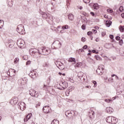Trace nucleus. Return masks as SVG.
<instances>
[{
    "instance_id": "obj_1",
    "label": "nucleus",
    "mask_w": 124,
    "mask_h": 124,
    "mask_svg": "<svg viewBox=\"0 0 124 124\" xmlns=\"http://www.w3.org/2000/svg\"><path fill=\"white\" fill-rule=\"evenodd\" d=\"M51 53V50L49 48H46L45 47L39 48V54L40 55H49Z\"/></svg>"
},
{
    "instance_id": "obj_2",
    "label": "nucleus",
    "mask_w": 124,
    "mask_h": 124,
    "mask_svg": "<svg viewBox=\"0 0 124 124\" xmlns=\"http://www.w3.org/2000/svg\"><path fill=\"white\" fill-rule=\"evenodd\" d=\"M16 31L20 34H25V28L24 27V25L20 24L18 25L16 28Z\"/></svg>"
},
{
    "instance_id": "obj_3",
    "label": "nucleus",
    "mask_w": 124,
    "mask_h": 124,
    "mask_svg": "<svg viewBox=\"0 0 124 124\" xmlns=\"http://www.w3.org/2000/svg\"><path fill=\"white\" fill-rule=\"evenodd\" d=\"M28 83V78H20L18 80V84L19 86H24Z\"/></svg>"
},
{
    "instance_id": "obj_4",
    "label": "nucleus",
    "mask_w": 124,
    "mask_h": 124,
    "mask_svg": "<svg viewBox=\"0 0 124 124\" xmlns=\"http://www.w3.org/2000/svg\"><path fill=\"white\" fill-rule=\"evenodd\" d=\"M17 45L19 48H22L25 45V41L22 39H18L17 42Z\"/></svg>"
},
{
    "instance_id": "obj_5",
    "label": "nucleus",
    "mask_w": 124,
    "mask_h": 124,
    "mask_svg": "<svg viewBox=\"0 0 124 124\" xmlns=\"http://www.w3.org/2000/svg\"><path fill=\"white\" fill-rule=\"evenodd\" d=\"M43 111L46 114H49V113L51 112V108L48 106H46L44 107Z\"/></svg>"
},
{
    "instance_id": "obj_6",
    "label": "nucleus",
    "mask_w": 124,
    "mask_h": 124,
    "mask_svg": "<svg viewBox=\"0 0 124 124\" xmlns=\"http://www.w3.org/2000/svg\"><path fill=\"white\" fill-rule=\"evenodd\" d=\"M103 66H104L103 65H101L98 67V68L96 71L97 74H98L99 75H101V74H102L103 72V70L104 69Z\"/></svg>"
},
{
    "instance_id": "obj_7",
    "label": "nucleus",
    "mask_w": 124,
    "mask_h": 124,
    "mask_svg": "<svg viewBox=\"0 0 124 124\" xmlns=\"http://www.w3.org/2000/svg\"><path fill=\"white\" fill-rule=\"evenodd\" d=\"M60 85L62 87L61 88V90H65V89H66L67 87H68V84H67V82L65 81H61L60 83Z\"/></svg>"
},
{
    "instance_id": "obj_8",
    "label": "nucleus",
    "mask_w": 124,
    "mask_h": 124,
    "mask_svg": "<svg viewBox=\"0 0 124 124\" xmlns=\"http://www.w3.org/2000/svg\"><path fill=\"white\" fill-rule=\"evenodd\" d=\"M18 108L21 110V111H24L26 109V104L24 102H19L18 103Z\"/></svg>"
},
{
    "instance_id": "obj_9",
    "label": "nucleus",
    "mask_w": 124,
    "mask_h": 124,
    "mask_svg": "<svg viewBox=\"0 0 124 124\" xmlns=\"http://www.w3.org/2000/svg\"><path fill=\"white\" fill-rule=\"evenodd\" d=\"M10 104L14 106V105H16L17 103H18V98H14L13 99H11L10 101Z\"/></svg>"
},
{
    "instance_id": "obj_10",
    "label": "nucleus",
    "mask_w": 124,
    "mask_h": 124,
    "mask_svg": "<svg viewBox=\"0 0 124 124\" xmlns=\"http://www.w3.org/2000/svg\"><path fill=\"white\" fill-rule=\"evenodd\" d=\"M37 75V72H35L34 70L31 71V72L29 74V76L31 77V78H35Z\"/></svg>"
},
{
    "instance_id": "obj_11",
    "label": "nucleus",
    "mask_w": 124,
    "mask_h": 124,
    "mask_svg": "<svg viewBox=\"0 0 124 124\" xmlns=\"http://www.w3.org/2000/svg\"><path fill=\"white\" fill-rule=\"evenodd\" d=\"M53 44H54L55 46L57 47L58 49L61 48V46H62V44L61 43V42H60L59 41H54Z\"/></svg>"
},
{
    "instance_id": "obj_12",
    "label": "nucleus",
    "mask_w": 124,
    "mask_h": 124,
    "mask_svg": "<svg viewBox=\"0 0 124 124\" xmlns=\"http://www.w3.org/2000/svg\"><path fill=\"white\" fill-rule=\"evenodd\" d=\"M9 71L10 73V76L11 77H14V76H15V74H16V70L14 69H10Z\"/></svg>"
},
{
    "instance_id": "obj_13",
    "label": "nucleus",
    "mask_w": 124,
    "mask_h": 124,
    "mask_svg": "<svg viewBox=\"0 0 124 124\" xmlns=\"http://www.w3.org/2000/svg\"><path fill=\"white\" fill-rule=\"evenodd\" d=\"M30 54H35L36 53H39V48H31L30 50Z\"/></svg>"
},
{
    "instance_id": "obj_14",
    "label": "nucleus",
    "mask_w": 124,
    "mask_h": 124,
    "mask_svg": "<svg viewBox=\"0 0 124 124\" xmlns=\"http://www.w3.org/2000/svg\"><path fill=\"white\" fill-rule=\"evenodd\" d=\"M31 116H32V115L31 114V113H30L24 119V122L25 123H27V121L28 120H30V119H31Z\"/></svg>"
},
{
    "instance_id": "obj_15",
    "label": "nucleus",
    "mask_w": 124,
    "mask_h": 124,
    "mask_svg": "<svg viewBox=\"0 0 124 124\" xmlns=\"http://www.w3.org/2000/svg\"><path fill=\"white\" fill-rule=\"evenodd\" d=\"M112 116H108L106 119V121L107 123H108V124H111L112 123Z\"/></svg>"
},
{
    "instance_id": "obj_16",
    "label": "nucleus",
    "mask_w": 124,
    "mask_h": 124,
    "mask_svg": "<svg viewBox=\"0 0 124 124\" xmlns=\"http://www.w3.org/2000/svg\"><path fill=\"white\" fill-rule=\"evenodd\" d=\"M116 123H118V119H117L116 117H112L111 124H115Z\"/></svg>"
},
{
    "instance_id": "obj_17",
    "label": "nucleus",
    "mask_w": 124,
    "mask_h": 124,
    "mask_svg": "<svg viewBox=\"0 0 124 124\" xmlns=\"http://www.w3.org/2000/svg\"><path fill=\"white\" fill-rule=\"evenodd\" d=\"M35 92V90L33 89H31L30 90H29V94H30V95H31V96H33V97Z\"/></svg>"
},
{
    "instance_id": "obj_18",
    "label": "nucleus",
    "mask_w": 124,
    "mask_h": 124,
    "mask_svg": "<svg viewBox=\"0 0 124 124\" xmlns=\"http://www.w3.org/2000/svg\"><path fill=\"white\" fill-rule=\"evenodd\" d=\"M116 99V98L113 97L112 99H106L105 100V102H106L107 103H110L111 101H113V100H115Z\"/></svg>"
},
{
    "instance_id": "obj_19",
    "label": "nucleus",
    "mask_w": 124,
    "mask_h": 124,
    "mask_svg": "<svg viewBox=\"0 0 124 124\" xmlns=\"http://www.w3.org/2000/svg\"><path fill=\"white\" fill-rule=\"evenodd\" d=\"M112 25V21L111 20H107L106 22V25L107 27H109Z\"/></svg>"
},
{
    "instance_id": "obj_20",
    "label": "nucleus",
    "mask_w": 124,
    "mask_h": 124,
    "mask_svg": "<svg viewBox=\"0 0 124 124\" xmlns=\"http://www.w3.org/2000/svg\"><path fill=\"white\" fill-rule=\"evenodd\" d=\"M68 16L69 18V20H70V21H73V19H74V16L73 15H72V14H69V15H68Z\"/></svg>"
},
{
    "instance_id": "obj_21",
    "label": "nucleus",
    "mask_w": 124,
    "mask_h": 124,
    "mask_svg": "<svg viewBox=\"0 0 124 124\" xmlns=\"http://www.w3.org/2000/svg\"><path fill=\"white\" fill-rule=\"evenodd\" d=\"M68 62H74L75 63V62H76V60H75V58H74L71 57L69 59Z\"/></svg>"
},
{
    "instance_id": "obj_22",
    "label": "nucleus",
    "mask_w": 124,
    "mask_h": 124,
    "mask_svg": "<svg viewBox=\"0 0 124 124\" xmlns=\"http://www.w3.org/2000/svg\"><path fill=\"white\" fill-rule=\"evenodd\" d=\"M59 68L60 69H61V70H62V69H64V66H63V63H62V62H60L59 63Z\"/></svg>"
},
{
    "instance_id": "obj_23",
    "label": "nucleus",
    "mask_w": 124,
    "mask_h": 124,
    "mask_svg": "<svg viewBox=\"0 0 124 124\" xmlns=\"http://www.w3.org/2000/svg\"><path fill=\"white\" fill-rule=\"evenodd\" d=\"M93 9L97 10V9H98V8H99V6L98 5V4H97V3L93 4Z\"/></svg>"
},
{
    "instance_id": "obj_24",
    "label": "nucleus",
    "mask_w": 124,
    "mask_h": 124,
    "mask_svg": "<svg viewBox=\"0 0 124 124\" xmlns=\"http://www.w3.org/2000/svg\"><path fill=\"white\" fill-rule=\"evenodd\" d=\"M106 111L108 113H111L112 112H113V109H112V108L111 107L107 108Z\"/></svg>"
},
{
    "instance_id": "obj_25",
    "label": "nucleus",
    "mask_w": 124,
    "mask_h": 124,
    "mask_svg": "<svg viewBox=\"0 0 124 124\" xmlns=\"http://www.w3.org/2000/svg\"><path fill=\"white\" fill-rule=\"evenodd\" d=\"M51 124H60V122H59V120L54 119L52 121Z\"/></svg>"
},
{
    "instance_id": "obj_26",
    "label": "nucleus",
    "mask_w": 124,
    "mask_h": 124,
    "mask_svg": "<svg viewBox=\"0 0 124 124\" xmlns=\"http://www.w3.org/2000/svg\"><path fill=\"white\" fill-rule=\"evenodd\" d=\"M4 24V21H3V20H0V29H2Z\"/></svg>"
},
{
    "instance_id": "obj_27",
    "label": "nucleus",
    "mask_w": 124,
    "mask_h": 124,
    "mask_svg": "<svg viewBox=\"0 0 124 124\" xmlns=\"http://www.w3.org/2000/svg\"><path fill=\"white\" fill-rule=\"evenodd\" d=\"M78 76L79 78V79H82V78H83V73L79 72L78 74Z\"/></svg>"
},
{
    "instance_id": "obj_28",
    "label": "nucleus",
    "mask_w": 124,
    "mask_h": 124,
    "mask_svg": "<svg viewBox=\"0 0 124 124\" xmlns=\"http://www.w3.org/2000/svg\"><path fill=\"white\" fill-rule=\"evenodd\" d=\"M8 5H9L10 7H12V5H13V2H12V0H8Z\"/></svg>"
},
{
    "instance_id": "obj_29",
    "label": "nucleus",
    "mask_w": 124,
    "mask_h": 124,
    "mask_svg": "<svg viewBox=\"0 0 124 124\" xmlns=\"http://www.w3.org/2000/svg\"><path fill=\"white\" fill-rule=\"evenodd\" d=\"M72 114V113L70 112H69L68 111L65 112V115L66 117H68V118H70V116H71Z\"/></svg>"
},
{
    "instance_id": "obj_30",
    "label": "nucleus",
    "mask_w": 124,
    "mask_h": 124,
    "mask_svg": "<svg viewBox=\"0 0 124 124\" xmlns=\"http://www.w3.org/2000/svg\"><path fill=\"white\" fill-rule=\"evenodd\" d=\"M39 96V94L38 93V92L35 91V93H34L33 97L37 98Z\"/></svg>"
},
{
    "instance_id": "obj_31",
    "label": "nucleus",
    "mask_w": 124,
    "mask_h": 124,
    "mask_svg": "<svg viewBox=\"0 0 124 124\" xmlns=\"http://www.w3.org/2000/svg\"><path fill=\"white\" fill-rule=\"evenodd\" d=\"M42 17L44 19H47V17H48V16L46 13H43Z\"/></svg>"
},
{
    "instance_id": "obj_32",
    "label": "nucleus",
    "mask_w": 124,
    "mask_h": 124,
    "mask_svg": "<svg viewBox=\"0 0 124 124\" xmlns=\"http://www.w3.org/2000/svg\"><path fill=\"white\" fill-rule=\"evenodd\" d=\"M14 63H19V58H16L14 61Z\"/></svg>"
},
{
    "instance_id": "obj_33",
    "label": "nucleus",
    "mask_w": 124,
    "mask_h": 124,
    "mask_svg": "<svg viewBox=\"0 0 124 124\" xmlns=\"http://www.w3.org/2000/svg\"><path fill=\"white\" fill-rule=\"evenodd\" d=\"M119 30L120 31H121L122 32H123V31H124V26H120L119 27Z\"/></svg>"
},
{
    "instance_id": "obj_34",
    "label": "nucleus",
    "mask_w": 124,
    "mask_h": 124,
    "mask_svg": "<svg viewBox=\"0 0 124 124\" xmlns=\"http://www.w3.org/2000/svg\"><path fill=\"white\" fill-rule=\"evenodd\" d=\"M95 59H96L97 61H101V58H100V57H99L98 55H95Z\"/></svg>"
},
{
    "instance_id": "obj_35",
    "label": "nucleus",
    "mask_w": 124,
    "mask_h": 124,
    "mask_svg": "<svg viewBox=\"0 0 124 124\" xmlns=\"http://www.w3.org/2000/svg\"><path fill=\"white\" fill-rule=\"evenodd\" d=\"M44 67H48L49 66V64L47 62H45L43 64Z\"/></svg>"
},
{
    "instance_id": "obj_36",
    "label": "nucleus",
    "mask_w": 124,
    "mask_h": 124,
    "mask_svg": "<svg viewBox=\"0 0 124 124\" xmlns=\"http://www.w3.org/2000/svg\"><path fill=\"white\" fill-rule=\"evenodd\" d=\"M62 30H68V26L67 25H64L62 27Z\"/></svg>"
},
{
    "instance_id": "obj_37",
    "label": "nucleus",
    "mask_w": 124,
    "mask_h": 124,
    "mask_svg": "<svg viewBox=\"0 0 124 124\" xmlns=\"http://www.w3.org/2000/svg\"><path fill=\"white\" fill-rule=\"evenodd\" d=\"M73 90H74V87L73 86H70L68 88V91H69L70 92L73 91Z\"/></svg>"
},
{
    "instance_id": "obj_38",
    "label": "nucleus",
    "mask_w": 124,
    "mask_h": 124,
    "mask_svg": "<svg viewBox=\"0 0 124 124\" xmlns=\"http://www.w3.org/2000/svg\"><path fill=\"white\" fill-rule=\"evenodd\" d=\"M119 10L120 12H123L124 11V7L123 6H120L119 7Z\"/></svg>"
},
{
    "instance_id": "obj_39",
    "label": "nucleus",
    "mask_w": 124,
    "mask_h": 124,
    "mask_svg": "<svg viewBox=\"0 0 124 124\" xmlns=\"http://www.w3.org/2000/svg\"><path fill=\"white\" fill-rule=\"evenodd\" d=\"M107 12H108V13H113V10L111 9H108L107 10Z\"/></svg>"
},
{
    "instance_id": "obj_40",
    "label": "nucleus",
    "mask_w": 124,
    "mask_h": 124,
    "mask_svg": "<svg viewBox=\"0 0 124 124\" xmlns=\"http://www.w3.org/2000/svg\"><path fill=\"white\" fill-rule=\"evenodd\" d=\"M48 88V86L45 84L44 85L43 89L45 91H47V89Z\"/></svg>"
},
{
    "instance_id": "obj_41",
    "label": "nucleus",
    "mask_w": 124,
    "mask_h": 124,
    "mask_svg": "<svg viewBox=\"0 0 124 124\" xmlns=\"http://www.w3.org/2000/svg\"><path fill=\"white\" fill-rule=\"evenodd\" d=\"M83 1L85 3H90L91 0H83Z\"/></svg>"
},
{
    "instance_id": "obj_42",
    "label": "nucleus",
    "mask_w": 124,
    "mask_h": 124,
    "mask_svg": "<svg viewBox=\"0 0 124 124\" xmlns=\"http://www.w3.org/2000/svg\"><path fill=\"white\" fill-rule=\"evenodd\" d=\"M123 43H124V41H123V40H120V41H119V45L121 46H122V45H123Z\"/></svg>"
},
{
    "instance_id": "obj_43",
    "label": "nucleus",
    "mask_w": 124,
    "mask_h": 124,
    "mask_svg": "<svg viewBox=\"0 0 124 124\" xmlns=\"http://www.w3.org/2000/svg\"><path fill=\"white\" fill-rule=\"evenodd\" d=\"M55 64L56 65V66H57V67H59V66H60V62H55Z\"/></svg>"
},
{
    "instance_id": "obj_44",
    "label": "nucleus",
    "mask_w": 124,
    "mask_h": 124,
    "mask_svg": "<svg viewBox=\"0 0 124 124\" xmlns=\"http://www.w3.org/2000/svg\"><path fill=\"white\" fill-rule=\"evenodd\" d=\"M92 83H93V84H94V88H95V87H96V81H94V80H93L92 81Z\"/></svg>"
},
{
    "instance_id": "obj_45",
    "label": "nucleus",
    "mask_w": 124,
    "mask_h": 124,
    "mask_svg": "<svg viewBox=\"0 0 124 124\" xmlns=\"http://www.w3.org/2000/svg\"><path fill=\"white\" fill-rule=\"evenodd\" d=\"M83 15H84V16H85L86 17H88L89 16V15H88V14L85 12H84L82 13Z\"/></svg>"
},
{
    "instance_id": "obj_46",
    "label": "nucleus",
    "mask_w": 124,
    "mask_h": 124,
    "mask_svg": "<svg viewBox=\"0 0 124 124\" xmlns=\"http://www.w3.org/2000/svg\"><path fill=\"white\" fill-rule=\"evenodd\" d=\"M10 41H11L12 44H10L9 45V46H14V44H15L14 41H12V40H11Z\"/></svg>"
},
{
    "instance_id": "obj_47",
    "label": "nucleus",
    "mask_w": 124,
    "mask_h": 124,
    "mask_svg": "<svg viewBox=\"0 0 124 124\" xmlns=\"http://www.w3.org/2000/svg\"><path fill=\"white\" fill-rule=\"evenodd\" d=\"M93 53H94V54H98V51H96V50L93 49L92 50Z\"/></svg>"
},
{
    "instance_id": "obj_48",
    "label": "nucleus",
    "mask_w": 124,
    "mask_h": 124,
    "mask_svg": "<svg viewBox=\"0 0 124 124\" xmlns=\"http://www.w3.org/2000/svg\"><path fill=\"white\" fill-rule=\"evenodd\" d=\"M31 61H28L27 62H26V65H29V64H31Z\"/></svg>"
},
{
    "instance_id": "obj_49",
    "label": "nucleus",
    "mask_w": 124,
    "mask_h": 124,
    "mask_svg": "<svg viewBox=\"0 0 124 124\" xmlns=\"http://www.w3.org/2000/svg\"><path fill=\"white\" fill-rule=\"evenodd\" d=\"M86 25H83L82 26H81V29L82 30H86Z\"/></svg>"
},
{
    "instance_id": "obj_50",
    "label": "nucleus",
    "mask_w": 124,
    "mask_h": 124,
    "mask_svg": "<svg viewBox=\"0 0 124 124\" xmlns=\"http://www.w3.org/2000/svg\"><path fill=\"white\" fill-rule=\"evenodd\" d=\"M115 39L117 40H121V37L120 36H116Z\"/></svg>"
},
{
    "instance_id": "obj_51",
    "label": "nucleus",
    "mask_w": 124,
    "mask_h": 124,
    "mask_svg": "<svg viewBox=\"0 0 124 124\" xmlns=\"http://www.w3.org/2000/svg\"><path fill=\"white\" fill-rule=\"evenodd\" d=\"M81 41L82 42H85V41H86V38H85V37H82L81 38Z\"/></svg>"
},
{
    "instance_id": "obj_52",
    "label": "nucleus",
    "mask_w": 124,
    "mask_h": 124,
    "mask_svg": "<svg viewBox=\"0 0 124 124\" xmlns=\"http://www.w3.org/2000/svg\"><path fill=\"white\" fill-rule=\"evenodd\" d=\"M91 34H93V32H92V31H88L87 32V35H91Z\"/></svg>"
},
{
    "instance_id": "obj_53",
    "label": "nucleus",
    "mask_w": 124,
    "mask_h": 124,
    "mask_svg": "<svg viewBox=\"0 0 124 124\" xmlns=\"http://www.w3.org/2000/svg\"><path fill=\"white\" fill-rule=\"evenodd\" d=\"M87 48H88V46H87V45L84 46H83V49H84V50H86V49H87Z\"/></svg>"
},
{
    "instance_id": "obj_54",
    "label": "nucleus",
    "mask_w": 124,
    "mask_h": 124,
    "mask_svg": "<svg viewBox=\"0 0 124 124\" xmlns=\"http://www.w3.org/2000/svg\"><path fill=\"white\" fill-rule=\"evenodd\" d=\"M92 31H93L94 34L97 32V31H96V30H94V29L92 30Z\"/></svg>"
},
{
    "instance_id": "obj_55",
    "label": "nucleus",
    "mask_w": 124,
    "mask_h": 124,
    "mask_svg": "<svg viewBox=\"0 0 124 124\" xmlns=\"http://www.w3.org/2000/svg\"><path fill=\"white\" fill-rule=\"evenodd\" d=\"M23 60H28V56H24L23 57Z\"/></svg>"
},
{
    "instance_id": "obj_56",
    "label": "nucleus",
    "mask_w": 124,
    "mask_h": 124,
    "mask_svg": "<svg viewBox=\"0 0 124 124\" xmlns=\"http://www.w3.org/2000/svg\"><path fill=\"white\" fill-rule=\"evenodd\" d=\"M109 37L111 39H113V38H114V35H109Z\"/></svg>"
},
{
    "instance_id": "obj_57",
    "label": "nucleus",
    "mask_w": 124,
    "mask_h": 124,
    "mask_svg": "<svg viewBox=\"0 0 124 124\" xmlns=\"http://www.w3.org/2000/svg\"><path fill=\"white\" fill-rule=\"evenodd\" d=\"M105 34H106V33H105L104 32H102L101 33V35H102L103 36H104L105 35Z\"/></svg>"
},
{
    "instance_id": "obj_58",
    "label": "nucleus",
    "mask_w": 124,
    "mask_h": 124,
    "mask_svg": "<svg viewBox=\"0 0 124 124\" xmlns=\"http://www.w3.org/2000/svg\"><path fill=\"white\" fill-rule=\"evenodd\" d=\"M54 31H59V29H58L57 28H54Z\"/></svg>"
},
{
    "instance_id": "obj_59",
    "label": "nucleus",
    "mask_w": 124,
    "mask_h": 124,
    "mask_svg": "<svg viewBox=\"0 0 124 124\" xmlns=\"http://www.w3.org/2000/svg\"><path fill=\"white\" fill-rule=\"evenodd\" d=\"M79 63H78L76 65H75V67H79Z\"/></svg>"
},
{
    "instance_id": "obj_60",
    "label": "nucleus",
    "mask_w": 124,
    "mask_h": 124,
    "mask_svg": "<svg viewBox=\"0 0 124 124\" xmlns=\"http://www.w3.org/2000/svg\"><path fill=\"white\" fill-rule=\"evenodd\" d=\"M90 14H91V15H92V16H94V13H93V12H91Z\"/></svg>"
},
{
    "instance_id": "obj_61",
    "label": "nucleus",
    "mask_w": 124,
    "mask_h": 124,
    "mask_svg": "<svg viewBox=\"0 0 124 124\" xmlns=\"http://www.w3.org/2000/svg\"><path fill=\"white\" fill-rule=\"evenodd\" d=\"M79 51H80V52H81V53H83V52H84V49H79Z\"/></svg>"
},
{
    "instance_id": "obj_62",
    "label": "nucleus",
    "mask_w": 124,
    "mask_h": 124,
    "mask_svg": "<svg viewBox=\"0 0 124 124\" xmlns=\"http://www.w3.org/2000/svg\"><path fill=\"white\" fill-rule=\"evenodd\" d=\"M95 41L96 42H98V41H99V38H97L96 39H95Z\"/></svg>"
},
{
    "instance_id": "obj_63",
    "label": "nucleus",
    "mask_w": 124,
    "mask_h": 124,
    "mask_svg": "<svg viewBox=\"0 0 124 124\" xmlns=\"http://www.w3.org/2000/svg\"><path fill=\"white\" fill-rule=\"evenodd\" d=\"M38 106H40V103H38L37 105H36V107L37 108Z\"/></svg>"
},
{
    "instance_id": "obj_64",
    "label": "nucleus",
    "mask_w": 124,
    "mask_h": 124,
    "mask_svg": "<svg viewBox=\"0 0 124 124\" xmlns=\"http://www.w3.org/2000/svg\"><path fill=\"white\" fill-rule=\"evenodd\" d=\"M121 16L122 17V18H124V13L121 15Z\"/></svg>"
}]
</instances>
